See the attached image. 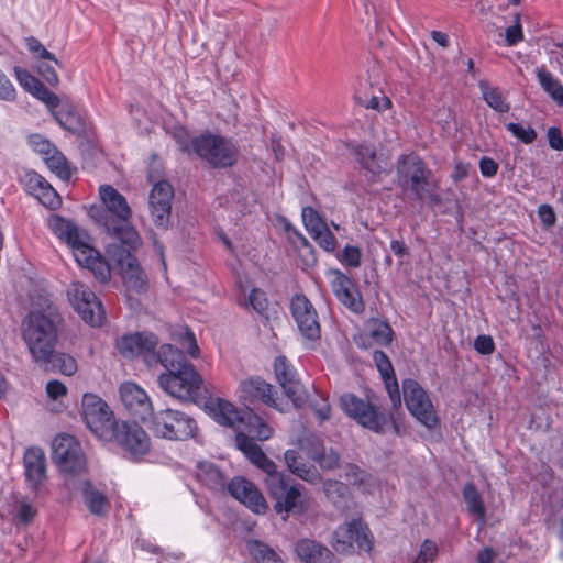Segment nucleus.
I'll return each instance as SVG.
<instances>
[{
  "label": "nucleus",
  "mask_w": 563,
  "mask_h": 563,
  "mask_svg": "<svg viewBox=\"0 0 563 563\" xmlns=\"http://www.w3.org/2000/svg\"><path fill=\"white\" fill-rule=\"evenodd\" d=\"M157 360L167 369L158 376L159 387L176 399L196 401L202 379L184 353L170 344H164L159 347Z\"/></svg>",
  "instance_id": "1"
},
{
  "label": "nucleus",
  "mask_w": 563,
  "mask_h": 563,
  "mask_svg": "<svg viewBox=\"0 0 563 563\" xmlns=\"http://www.w3.org/2000/svg\"><path fill=\"white\" fill-rule=\"evenodd\" d=\"M99 196L104 210L92 214L96 223L113 239V242L140 249L142 239L130 222L132 211L124 196L110 185L100 186Z\"/></svg>",
  "instance_id": "2"
},
{
  "label": "nucleus",
  "mask_w": 563,
  "mask_h": 563,
  "mask_svg": "<svg viewBox=\"0 0 563 563\" xmlns=\"http://www.w3.org/2000/svg\"><path fill=\"white\" fill-rule=\"evenodd\" d=\"M47 225L59 240L70 247L79 266L91 271L101 283H107L110 279L109 264L91 245V238L85 230L78 228L71 220L57 214L48 218Z\"/></svg>",
  "instance_id": "3"
},
{
  "label": "nucleus",
  "mask_w": 563,
  "mask_h": 563,
  "mask_svg": "<svg viewBox=\"0 0 563 563\" xmlns=\"http://www.w3.org/2000/svg\"><path fill=\"white\" fill-rule=\"evenodd\" d=\"M397 177L404 190H410L415 199L430 206L442 202L438 194V183L427 164L416 154L401 155L396 164Z\"/></svg>",
  "instance_id": "4"
},
{
  "label": "nucleus",
  "mask_w": 563,
  "mask_h": 563,
  "mask_svg": "<svg viewBox=\"0 0 563 563\" xmlns=\"http://www.w3.org/2000/svg\"><path fill=\"white\" fill-rule=\"evenodd\" d=\"M21 335L36 363L48 362L57 341L54 322L42 312H30L21 323Z\"/></svg>",
  "instance_id": "5"
},
{
  "label": "nucleus",
  "mask_w": 563,
  "mask_h": 563,
  "mask_svg": "<svg viewBox=\"0 0 563 563\" xmlns=\"http://www.w3.org/2000/svg\"><path fill=\"white\" fill-rule=\"evenodd\" d=\"M137 250L121 242H111L106 247V254L117 266L129 299L145 292L148 287L147 275L132 254Z\"/></svg>",
  "instance_id": "6"
},
{
  "label": "nucleus",
  "mask_w": 563,
  "mask_h": 563,
  "mask_svg": "<svg viewBox=\"0 0 563 563\" xmlns=\"http://www.w3.org/2000/svg\"><path fill=\"white\" fill-rule=\"evenodd\" d=\"M195 154L212 168H230L240 158L238 143L221 134L205 132L191 140Z\"/></svg>",
  "instance_id": "7"
},
{
  "label": "nucleus",
  "mask_w": 563,
  "mask_h": 563,
  "mask_svg": "<svg viewBox=\"0 0 563 563\" xmlns=\"http://www.w3.org/2000/svg\"><path fill=\"white\" fill-rule=\"evenodd\" d=\"M265 485L268 495L275 501V511L284 514V519H287L291 512L301 515L308 510L309 501L306 495L298 486L290 485L283 473L265 479Z\"/></svg>",
  "instance_id": "8"
},
{
  "label": "nucleus",
  "mask_w": 563,
  "mask_h": 563,
  "mask_svg": "<svg viewBox=\"0 0 563 563\" xmlns=\"http://www.w3.org/2000/svg\"><path fill=\"white\" fill-rule=\"evenodd\" d=\"M153 432L163 439L185 441L196 435V421L185 412L165 409L153 416Z\"/></svg>",
  "instance_id": "9"
},
{
  "label": "nucleus",
  "mask_w": 563,
  "mask_h": 563,
  "mask_svg": "<svg viewBox=\"0 0 563 563\" xmlns=\"http://www.w3.org/2000/svg\"><path fill=\"white\" fill-rule=\"evenodd\" d=\"M405 404L409 412L427 429L438 427L439 418L428 393L415 379L408 378L402 382Z\"/></svg>",
  "instance_id": "10"
},
{
  "label": "nucleus",
  "mask_w": 563,
  "mask_h": 563,
  "mask_svg": "<svg viewBox=\"0 0 563 563\" xmlns=\"http://www.w3.org/2000/svg\"><path fill=\"white\" fill-rule=\"evenodd\" d=\"M81 411L89 430L98 438L111 435L115 421L110 407L99 396L87 393L82 396Z\"/></svg>",
  "instance_id": "11"
},
{
  "label": "nucleus",
  "mask_w": 563,
  "mask_h": 563,
  "mask_svg": "<svg viewBox=\"0 0 563 563\" xmlns=\"http://www.w3.org/2000/svg\"><path fill=\"white\" fill-rule=\"evenodd\" d=\"M70 305L80 318L90 325H101L104 310L96 294L84 283L73 282L67 288Z\"/></svg>",
  "instance_id": "12"
},
{
  "label": "nucleus",
  "mask_w": 563,
  "mask_h": 563,
  "mask_svg": "<svg viewBox=\"0 0 563 563\" xmlns=\"http://www.w3.org/2000/svg\"><path fill=\"white\" fill-rule=\"evenodd\" d=\"M52 450V457L63 473L76 475L86 471V456L73 435H57L53 440Z\"/></svg>",
  "instance_id": "13"
},
{
  "label": "nucleus",
  "mask_w": 563,
  "mask_h": 563,
  "mask_svg": "<svg viewBox=\"0 0 563 563\" xmlns=\"http://www.w3.org/2000/svg\"><path fill=\"white\" fill-rule=\"evenodd\" d=\"M332 547L340 553H352L355 548L369 552L372 534L367 525L361 519H353L349 523L339 526L333 532Z\"/></svg>",
  "instance_id": "14"
},
{
  "label": "nucleus",
  "mask_w": 563,
  "mask_h": 563,
  "mask_svg": "<svg viewBox=\"0 0 563 563\" xmlns=\"http://www.w3.org/2000/svg\"><path fill=\"white\" fill-rule=\"evenodd\" d=\"M114 442L131 457L137 460L150 452L151 440L136 422H118L111 433Z\"/></svg>",
  "instance_id": "15"
},
{
  "label": "nucleus",
  "mask_w": 563,
  "mask_h": 563,
  "mask_svg": "<svg viewBox=\"0 0 563 563\" xmlns=\"http://www.w3.org/2000/svg\"><path fill=\"white\" fill-rule=\"evenodd\" d=\"M342 410L363 427L379 432L386 423L385 416L372 404L353 394H344L340 399Z\"/></svg>",
  "instance_id": "16"
},
{
  "label": "nucleus",
  "mask_w": 563,
  "mask_h": 563,
  "mask_svg": "<svg viewBox=\"0 0 563 563\" xmlns=\"http://www.w3.org/2000/svg\"><path fill=\"white\" fill-rule=\"evenodd\" d=\"M291 313L303 339L316 341L320 338L318 313L305 295H296L291 299Z\"/></svg>",
  "instance_id": "17"
},
{
  "label": "nucleus",
  "mask_w": 563,
  "mask_h": 563,
  "mask_svg": "<svg viewBox=\"0 0 563 563\" xmlns=\"http://www.w3.org/2000/svg\"><path fill=\"white\" fill-rule=\"evenodd\" d=\"M330 280L332 291L339 301L353 312H362L364 302L354 282L338 268H330L325 272Z\"/></svg>",
  "instance_id": "18"
},
{
  "label": "nucleus",
  "mask_w": 563,
  "mask_h": 563,
  "mask_svg": "<svg viewBox=\"0 0 563 563\" xmlns=\"http://www.w3.org/2000/svg\"><path fill=\"white\" fill-rule=\"evenodd\" d=\"M299 451L314 461L322 470L331 471L339 466L340 456L333 449H325L321 439L306 433L298 440Z\"/></svg>",
  "instance_id": "19"
},
{
  "label": "nucleus",
  "mask_w": 563,
  "mask_h": 563,
  "mask_svg": "<svg viewBox=\"0 0 563 563\" xmlns=\"http://www.w3.org/2000/svg\"><path fill=\"white\" fill-rule=\"evenodd\" d=\"M120 398L125 409L135 418L146 420L153 415V405L147 393L133 382L120 386Z\"/></svg>",
  "instance_id": "20"
},
{
  "label": "nucleus",
  "mask_w": 563,
  "mask_h": 563,
  "mask_svg": "<svg viewBox=\"0 0 563 563\" xmlns=\"http://www.w3.org/2000/svg\"><path fill=\"white\" fill-rule=\"evenodd\" d=\"M174 190L169 183H156L148 197L150 212L157 227L166 228L170 218Z\"/></svg>",
  "instance_id": "21"
},
{
  "label": "nucleus",
  "mask_w": 563,
  "mask_h": 563,
  "mask_svg": "<svg viewBox=\"0 0 563 563\" xmlns=\"http://www.w3.org/2000/svg\"><path fill=\"white\" fill-rule=\"evenodd\" d=\"M239 397L245 404L261 401L278 411H285L274 397V387L261 377H250L239 385Z\"/></svg>",
  "instance_id": "22"
},
{
  "label": "nucleus",
  "mask_w": 563,
  "mask_h": 563,
  "mask_svg": "<svg viewBox=\"0 0 563 563\" xmlns=\"http://www.w3.org/2000/svg\"><path fill=\"white\" fill-rule=\"evenodd\" d=\"M158 344V339L153 333H133L122 336L118 343L117 349L124 357L144 356L145 361L150 363V357L154 358V351Z\"/></svg>",
  "instance_id": "23"
},
{
  "label": "nucleus",
  "mask_w": 563,
  "mask_h": 563,
  "mask_svg": "<svg viewBox=\"0 0 563 563\" xmlns=\"http://www.w3.org/2000/svg\"><path fill=\"white\" fill-rule=\"evenodd\" d=\"M228 490L240 503L245 505L250 510L255 514H265L268 506L260 489L250 481L244 477L233 478L229 485Z\"/></svg>",
  "instance_id": "24"
},
{
  "label": "nucleus",
  "mask_w": 563,
  "mask_h": 563,
  "mask_svg": "<svg viewBox=\"0 0 563 563\" xmlns=\"http://www.w3.org/2000/svg\"><path fill=\"white\" fill-rule=\"evenodd\" d=\"M21 181L24 189L34 196L43 206L55 210L60 207L62 200L51 184L34 170L26 172Z\"/></svg>",
  "instance_id": "25"
},
{
  "label": "nucleus",
  "mask_w": 563,
  "mask_h": 563,
  "mask_svg": "<svg viewBox=\"0 0 563 563\" xmlns=\"http://www.w3.org/2000/svg\"><path fill=\"white\" fill-rule=\"evenodd\" d=\"M274 372L277 382L292 404L296 407L302 406L303 397L301 393V384L297 377V372L285 356L276 357L274 362Z\"/></svg>",
  "instance_id": "26"
},
{
  "label": "nucleus",
  "mask_w": 563,
  "mask_h": 563,
  "mask_svg": "<svg viewBox=\"0 0 563 563\" xmlns=\"http://www.w3.org/2000/svg\"><path fill=\"white\" fill-rule=\"evenodd\" d=\"M236 448L258 468L266 474L265 479H269L273 475H280L277 471L276 464L266 456L260 445L252 439L246 437L243 432L235 435Z\"/></svg>",
  "instance_id": "27"
},
{
  "label": "nucleus",
  "mask_w": 563,
  "mask_h": 563,
  "mask_svg": "<svg viewBox=\"0 0 563 563\" xmlns=\"http://www.w3.org/2000/svg\"><path fill=\"white\" fill-rule=\"evenodd\" d=\"M206 410L221 426L238 430L243 422V411L238 410L233 404L221 398L209 399L206 402Z\"/></svg>",
  "instance_id": "28"
},
{
  "label": "nucleus",
  "mask_w": 563,
  "mask_h": 563,
  "mask_svg": "<svg viewBox=\"0 0 563 563\" xmlns=\"http://www.w3.org/2000/svg\"><path fill=\"white\" fill-rule=\"evenodd\" d=\"M26 481L37 489L46 477L45 454L40 448H30L23 456Z\"/></svg>",
  "instance_id": "29"
},
{
  "label": "nucleus",
  "mask_w": 563,
  "mask_h": 563,
  "mask_svg": "<svg viewBox=\"0 0 563 563\" xmlns=\"http://www.w3.org/2000/svg\"><path fill=\"white\" fill-rule=\"evenodd\" d=\"M373 360L385 383L386 389L395 408L401 406V397L394 367L389 357L383 351H374Z\"/></svg>",
  "instance_id": "30"
},
{
  "label": "nucleus",
  "mask_w": 563,
  "mask_h": 563,
  "mask_svg": "<svg viewBox=\"0 0 563 563\" xmlns=\"http://www.w3.org/2000/svg\"><path fill=\"white\" fill-rule=\"evenodd\" d=\"M296 553L305 563H335L332 552L311 539H302L296 544Z\"/></svg>",
  "instance_id": "31"
},
{
  "label": "nucleus",
  "mask_w": 563,
  "mask_h": 563,
  "mask_svg": "<svg viewBox=\"0 0 563 563\" xmlns=\"http://www.w3.org/2000/svg\"><path fill=\"white\" fill-rule=\"evenodd\" d=\"M301 451L298 452L296 450H287L284 454L285 463L288 470L299 478L309 482L317 483L320 481L321 476L318 470L308 463H306L302 459Z\"/></svg>",
  "instance_id": "32"
},
{
  "label": "nucleus",
  "mask_w": 563,
  "mask_h": 563,
  "mask_svg": "<svg viewBox=\"0 0 563 563\" xmlns=\"http://www.w3.org/2000/svg\"><path fill=\"white\" fill-rule=\"evenodd\" d=\"M243 432L246 437L252 439L265 441L273 434L272 428L264 422V420L252 411H243V422L240 429L236 430V434Z\"/></svg>",
  "instance_id": "33"
},
{
  "label": "nucleus",
  "mask_w": 563,
  "mask_h": 563,
  "mask_svg": "<svg viewBox=\"0 0 563 563\" xmlns=\"http://www.w3.org/2000/svg\"><path fill=\"white\" fill-rule=\"evenodd\" d=\"M197 479L212 490H222L225 487V478L222 472L210 462L197 464Z\"/></svg>",
  "instance_id": "34"
},
{
  "label": "nucleus",
  "mask_w": 563,
  "mask_h": 563,
  "mask_svg": "<svg viewBox=\"0 0 563 563\" xmlns=\"http://www.w3.org/2000/svg\"><path fill=\"white\" fill-rule=\"evenodd\" d=\"M463 499L470 515L481 525L486 522V510L482 496L473 483H467L463 488Z\"/></svg>",
  "instance_id": "35"
},
{
  "label": "nucleus",
  "mask_w": 563,
  "mask_h": 563,
  "mask_svg": "<svg viewBox=\"0 0 563 563\" xmlns=\"http://www.w3.org/2000/svg\"><path fill=\"white\" fill-rule=\"evenodd\" d=\"M84 503L92 515L103 516L109 508L106 495L96 489L91 483L85 482L81 488Z\"/></svg>",
  "instance_id": "36"
},
{
  "label": "nucleus",
  "mask_w": 563,
  "mask_h": 563,
  "mask_svg": "<svg viewBox=\"0 0 563 563\" xmlns=\"http://www.w3.org/2000/svg\"><path fill=\"white\" fill-rule=\"evenodd\" d=\"M478 88L488 107L500 113H506L510 110V106L506 101V97L499 88L489 85L486 80H481L478 82Z\"/></svg>",
  "instance_id": "37"
},
{
  "label": "nucleus",
  "mask_w": 563,
  "mask_h": 563,
  "mask_svg": "<svg viewBox=\"0 0 563 563\" xmlns=\"http://www.w3.org/2000/svg\"><path fill=\"white\" fill-rule=\"evenodd\" d=\"M537 78L540 86L550 97L561 107H563V85L545 68L537 69Z\"/></svg>",
  "instance_id": "38"
},
{
  "label": "nucleus",
  "mask_w": 563,
  "mask_h": 563,
  "mask_svg": "<svg viewBox=\"0 0 563 563\" xmlns=\"http://www.w3.org/2000/svg\"><path fill=\"white\" fill-rule=\"evenodd\" d=\"M246 549L257 563H284L277 552L262 541L249 540Z\"/></svg>",
  "instance_id": "39"
},
{
  "label": "nucleus",
  "mask_w": 563,
  "mask_h": 563,
  "mask_svg": "<svg viewBox=\"0 0 563 563\" xmlns=\"http://www.w3.org/2000/svg\"><path fill=\"white\" fill-rule=\"evenodd\" d=\"M44 369L58 371L64 375H73L77 371L76 360L64 353H55L53 349L52 356L48 362L38 363Z\"/></svg>",
  "instance_id": "40"
},
{
  "label": "nucleus",
  "mask_w": 563,
  "mask_h": 563,
  "mask_svg": "<svg viewBox=\"0 0 563 563\" xmlns=\"http://www.w3.org/2000/svg\"><path fill=\"white\" fill-rule=\"evenodd\" d=\"M33 97L42 101L54 114L57 122L65 129H70L63 120V117L54 110L59 106V98L52 92L43 82L38 85L36 90L32 93Z\"/></svg>",
  "instance_id": "41"
},
{
  "label": "nucleus",
  "mask_w": 563,
  "mask_h": 563,
  "mask_svg": "<svg viewBox=\"0 0 563 563\" xmlns=\"http://www.w3.org/2000/svg\"><path fill=\"white\" fill-rule=\"evenodd\" d=\"M356 156L362 166L372 174L377 175L384 170V166L377 158L373 147L367 145L358 146L356 150Z\"/></svg>",
  "instance_id": "42"
},
{
  "label": "nucleus",
  "mask_w": 563,
  "mask_h": 563,
  "mask_svg": "<svg viewBox=\"0 0 563 563\" xmlns=\"http://www.w3.org/2000/svg\"><path fill=\"white\" fill-rule=\"evenodd\" d=\"M44 162L60 179L67 180L70 178L71 173L69 164L66 157L56 147L48 156H45Z\"/></svg>",
  "instance_id": "43"
},
{
  "label": "nucleus",
  "mask_w": 563,
  "mask_h": 563,
  "mask_svg": "<svg viewBox=\"0 0 563 563\" xmlns=\"http://www.w3.org/2000/svg\"><path fill=\"white\" fill-rule=\"evenodd\" d=\"M327 498L335 506H341L349 497V488L342 482L328 479L323 484Z\"/></svg>",
  "instance_id": "44"
},
{
  "label": "nucleus",
  "mask_w": 563,
  "mask_h": 563,
  "mask_svg": "<svg viewBox=\"0 0 563 563\" xmlns=\"http://www.w3.org/2000/svg\"><path fill=\"white\" fill-rule=\"evenodd\" d=\"M369 336L378 345H388L393 341V330L387 322L374 320L369 324Z\"/></svg>",
  "instance_id": "45"
},
{
  "label": "nucleus",
  "mask_w": 563,
  "mask_h": 563,
  "mask_svg": "<svg viewBox=\"0 0 563 563\" xmlns=\"http://www.w3.org/2000/svg\"><path fill=\"white\" fill-rule=\"evenodd\" d=\"M302 221L306 230L313 236L316 233L327 227V223L322 220L320 214L311 207H305L301 212Z\"/></svg>",
  "instance_id": "46"
},
{
  "label": "nucleus",
  "mask_w": 563,
  "mask_h": 563,
  "mask_svg": "<svg viewBox=\"0 0 563 563\" xmlns=\"http://www.w3.org/2000/svg\"><path fill=\"white\" fill-rule=\"evenodd\" d=\"M438 554L439 547L437 542L431 539H424L412 563H434Z\"/></svg>",
  "instance_id": "47"
},
{
  "label": "nucleus",
  "mask_w": 563,
  "mask_h": 563,
  "mask_svg": "<svg viewBox=\"0 0 563 563\" xmlns=\"http://www.w3.org/2000/svg\"><path fill=\"white\" fill-rule=\"evenodd\" d=\"M338 260L341 264L347 267L357 268L361 266L362 253L357 246L346 245L340 254Z\"/></svg>",
  "instance_id": "48"
},
{
  "label": "nucleus",
  "mask_w": 563,
  "mask_h": 563,
  "mask_svg": "<svg viewBox=\"0 0 563 563\" xmlns=\"http://www.w3.org/2000/svg\"><path fill=\"white\" fill-rule=\"evenodd\" d=\"M13 73L20 86L31 95L42 84V81L20 66H14Z\"/></svg>",
  "instance_id": "49"
},
{
  "label": "nucleus",
  "mask_w": 563,
  "mask_h": 563,
  "mask_svg": "<svg viewBox=\"0 0 563 563\" xmlns=\"http://www.w3.org/2000/svg\"><path fill=\"white\" fill-rule=\"evenodd\" d=\"M506 128L514 136L525 144L532 143L537 137L536 131L530 125L509 122Z\"/></svg>",
  "instance_id": "50"
},
{
  "label": "nucleus",
  "mask_w": 563,
  "mask_h": 563,
  "mask_svg": "<svg viewBox=\"0 0 563 563\" xmlns=\"http://www.w3.org/2000/svg\"><path fill=\"white\" fill-rule=\"evenodd\" d=\"M347 476L353 478L352 483L354 485H357L365 492H371L369 486L373 484L374 479L371 474L362 471L357 466L352 465L349 467Z\"/></svg>",
  "instance_id": "51"
},
{
  "label": "nucleus",
  "mask_w": 563,
  "mask_h": 563,
  "mask_svg": "<svg viewBox=\"0 0 563 563\" xmlns=\"http://www.w3.org/2000/svg\"><path fill=\"white\" fill-rule=\"evenodd\" d=\"M311 238L327 252L334 251L338 245L336 239L328 225Z\"/></svg>",
  "instance_id": "52"
},
{
  "label": "nucleus",
  "mask_w": 563,
  "mask_h": 563,
  "mask_svg": "<svg viewBox=\"0 0 563 563\" xmlns=\"http://www.w3.org/2000/svg\"><path fill=\"white\" fill-rule=\"evenodd\" d=\"M515 23L505 31V38L508 46H514L523 40V33L520 24V15L515 14Z\"/></svg>",
  "instance_id": "53"
},
{
  "label": "nucleus",
  "mask_w": 563,
  "mask_h": 563,
  "mask_svg": "<svg viewBox=\"0 0 563 563\" xmlns=\"http://www.w3.org/2000/svg\"><path fill=\"white\" fill-rule=\"evenodd\" d=\"M26 47L31 53L37 54L40 58L52 60L56 65L59 64L55 55L48 52L37 38L33 36L27 37Z\"/></svg>",
  "instance_id": "54"
},
{
  "label": "nucleus",
  "mask_w": 563,
  "mask_h": 563,
  "mask_svg": "<svg viewBox=\"0 0 563 563\" xmlns=\"http://www.w3.org/2000/svg\"><path fill=\"white\" fill-rule=\"evenodd\" d=\"M16 99V90L7 75L0 69V100L13 102Z\"/></svg>",
  "instance_id": "55"
},
{
  "label": "nucleus",
  "mask_w": 563,
  "mask_h": 563,
  "mask_svg": "<svg viewBox=\"0 0 563 563\" xmlns=\"http://www.w3.org/2000/svg\"><path fill=\"white\" fill-rule=\"evenodd\" d=\"M538 217L544 229L552 228L556 222V214L552 206L548 203L540 205L538 208Z\"/></svg>",
  "instance_id": "56"
},
{
  "label": "nucleus",
  "mask_w": 563,
  "mask_h": 563,
  "mask_svg": "<svg viewBox=\"0 0 563 563\" xmlns=\"http://www.w3.org/2000/svg\"><path fill=\"white\" fill-rule=\"evenodd\" d=\"M249 305L258 313H263L267 308L265 294L260 289H252L249 295Z\"/></svg>",
  "instance_id": "57"
},
{
  "label": "nucleus",
  "mask_w": 563,
  "mask_h": 563,
  "mask_svg": "<svg viewBox=\"0 0 563 563\" xmlns=\"http://www.w3.org/2000/svg\"><path fill=\"white\" fill-rule=\"evenodd\" d=\"M474 349L482 355H489L495 351V343L490 335H478L474 341Z\"/></svg>",
  "instance_id": "58"
},
{
  "label": "nucleus",
  "mask_w": 563,
  "mask_h": 563,
  "mask_svg": "<svg viewBox=\"0 0 563 563\" xmlns=\"http://www.w3.org/2000/svg\"><path fill=\"white\" fill-rule=\"evenodd\" d=\"M30 143L33 150L38 153L43 159L55 150V146L49 141L42 139L38 135L32 136L30 139Z\"/></svg>",
  "instance_id": "59"
},
{
  "label": "nucleus",
  "mask_w": 563,
  "mask_h": 563,
  "mask_svg": "<svg viewBox=\"0 0 563 563\" xmlns=\"http://www.w3.org/2000/svg\"><path fill=\"white\" fill-rule=\"evenodd\" d=\"M180 335H181L183 349H185L186 352L188 353V355H190L191 357H197L199 347L197 345L196 338H195L194 333L191 331L185 329Z\"/></svg>",
  "instance_id": "60"
},
{
  "label": "nucleus",
  "mask_w": 563,
  "mask_h": 563,
  "mask_svg": "<svg viewBox=\"0 0 563 563\" xmlns=\"http://www.w3.org/2000/svg\"><path fill=\"white\" fill-rule=\"evenodd\" d=\"M311 407L314 411V415L321 422L330 418L331 409L325 398L319 396L317 400L311 402Z\"/></svg>",
  "instance_id": "61"
},
{
  "label": "nucleus",
  "mask_w": 563,
  "mask_h": 563,
  "mask_svg": "<svg viewBox=\"0 0 563 563\" xmlns=\"http://www.w3.org/2000/svg\"><path fill=\"white\" fill-rule=\"evenodd\" d=\"M479 170L484 177L492 178L498 172V164L493 158L484 156L479 161Z\"/></svg>",
  "instance_id": "62"
},
{
  "label": "nucleus",
  "mask_w": 563,
  "mask_h": 563,
  "mask_svg": "<svg viewBox=\"0 0 563 563\" xmlns=\"http://www.w3.org/2000/svg\"><path fill=\"white\" fill-rule=\"evenodd\" d=\"M46 393L49 398L58 399L62 396H65L67 393L66 386L59 380H49L46 384Z\"/></svg>",
  "instance_id": "63"
},
{
  "label": "nucleus",
  "mask_w": 563,
  "mask_h": 563,
  "mask_svg": "<svg viewBox=\"0 0 563 563\" xmlns=\"http://www.w3.org/2000/svg\"><path fill=\"white\" fill-rule=\"evenodd\" d=\"M549 145L556 151H563V136L558 128H550L548 130Z\"/></svg>",
  "instance_id": "64"
}]
</instances>
